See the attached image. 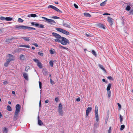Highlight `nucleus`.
Listing matches in <instances>:
<instances>
[{"label":"nucleus","mask_w":133,"mask_h":133,"mask_svg":"<svg viewBox=\"0 0 133 133\" xmlns=\"http://www.w3.org/2000/svg\"><path fill=\"white\" fill-rule=\"evenodd\" d=\"M50 82L51 84H52L54 82L52 81L51 79H50Z\"/></svg>","instance_id":"obj_61"},{"label":"nucleus","mask_w":133,"mask_h":133,"mask_svg":"<svg viewBox=\"0 0 133 133\" xmlns=\"http://www.w3.org/2000/svg\"><path fill=\"white\" fill-rule=\"evenodd\" d=\"M92 110V108L90 107L87 108L86 111V116H87L89 114V112H90Z\"/></svg>","instance_id":"obj_8"},{"label":"nucleus","mask_w":133,"mask_h":133,"mask_svg":"<svg viewBox=\"0 0 133 133\" xmlns=\"http://www.w3.org/2000/svg\"><path fill=\"white\" fill-rule=\"evenodd\" d=\"M49 102V100L48 99H46L45 101V102L46 103H48Z\"/></svg>","instance_id":"obj_63"},{"label":"nucleus","mask_w":133,"mask_h":133,"mask_svg":"<svg viewBox=\"0 0 133 133\" xmlns=\"http://www.w3.org/2000/svg\"><path fill=\"white\" fill-rule=\"evenodd\" d=\"M21 38L23 39L25 41H29L30 40V37H22Z\"/></svg>","instance_id":"obj_11"},{"label":"nucleus","mask_w":133,"mask_h":133,"mask_svg":"<svg viewBox=\"0 0 133 133\" xmlns=\"http://www.w3.org/2000/svg\"><path fill=\"white\" fill-rule=\"evenodd\" d=\"M23 75L24 78L25 79L27 80L28 79L27 74L25 72H23Z\"/></svg>","instance_id":"obj_12"},{"label":"nucleus","mask_w":133,"mask_h":133,"mask_svg":"<svg viewBox=\"0 0 133 133\" xmlns=\"http://www.w3.org/2000/svg\"><path fill=\"white\" fill-rule=\"evenodd\" d=\"M38 124L40 125L43 124V123L42 122L40 119H39V116H38Z\"/></svg>","instance_id":"obj_16"},{"label":"nucleus","mask_w":133,"mask_h":133,"mask_svg":"<svg viewBox=\"0 0 133 133\" xmlns=\"http://www.w3.org/2000/svg\"><path fill=\"white\" fill-rule=\"evenodd\" d=\"M18 22L21 23H22L24 21V20L21 19V18H19L18 19Z\"/></svg>","instance_id":"obj_42"},{"label":"nucleus","mask_w":133,"mask_h":133,"mask_svg":"<svg viewBox=\"0 0 133 133\" xmlns=\"http://www.w3.org/2000/svg\"><path fill=\"white\" fill-rule=\"evenodd\" d=\"M42 18L43 19L44 21L48 23H49L51 24H56V22L53 20L49 19L46 17H42Z\"/></svg>","instance_id":"obj_3"},{"label":"nucleus","mask_w":133,"mask_h":133,"mask_svg":"<svg viewBox=\"0 0 133 133\" xmlns=\"http://www.w3.org/2000/svg\"><path fill=\"white\" fill-rule=\"evenodd\" d=\"M19 47H25L28 48H30V46L29 45H19L18 46Z\"/></svg>","instance_id":"obj_17"},{"label":"nucleus","mask_w":133,"mask_h":133,"mask_svg":"<svg viewBox=\"0 0 133 133\" xmlns=\"http://www.w3.org/2000/svg\"><path fill=\"white\" fill-rule=\"evenodd\" d=\"M3 131L5 133H7V129L6 128H4L3 130Z\"/></svg>","instance_id":"obj_40"},{"label":"nucleus","mask_w":133,"mask_h":133,"mask_svg":"<svg viewBox=\"0 0 133 133\" xmlns=\"http://www.w3.org/2000/svg\"><path fill=\"white\" fill-rule=\"evenodd\" d=\"M31 24L32 25H39V24L38 23H35V24L34 23V22H32L31 23Z\"/></svg>","instance_id":"obj_54"},{"label":"nucleus","mask_w":133,"mask_h":133,"mask_svg":"<svg viewBox=\"0 0 133 133\" xmlns=\"http://www.w3.org/2000/svg\"><path fill=\"white\" fill-rule=\"evenodd\" d=\"M49 52L52 55L53 54L55 53V50L53 49H52L50 50Z\"/></svg>","instance_id":"obj_20"},{"label":"nucleus","mask_w":133,"mask_h":133,"mask_svg":"<svg viewBox=\"0 0 133 133\" xmlns=\"http://www.w3.org/2000/svg\"><path fill=\"white\" fill-rule=\"evenodd\" d=\"M22 51V49L19 48L17 49H16L14 51V52L16 53H18L21 52Z\"/></svg>","instance_id":"obj_14"},{"label":"nucleus","mask_w":133,"mask_h":133,"mask_svg":"<svg viewBox=\"0 0 133 133\" xmlns=\"http://www.w3.org/2000/svg\"><path fill=\"white\" fill-rule=\"evenodd\" d=\"M107 94L108 98H110L111 96V91H107Z\"/></svg>","instance_id":"obj_37"},{"label":"nucleus","mask_w":133,"mask_h":133,"mask_svg":"<svg viewBox=\"0 0 133 133\" xmlns=\"http://www.w3.org/2000/svg\"><path fill=\"white\" fill-rule=\"evenodd\" d=\"M91 52L92 54L95 56H96L97 55L96 54L94 50H92L91 51Z\"/></svg>","instance_id":"obj_39"},{"label":"nucleus","mask_w":133,"mask_h":133,"mask_svg":"<svg viewBox=\"0 0 133 133\" xmlns=\"http://www.w3.org/2000/svg\"><path fill=\"white\" fill-rule=\"evenodd\" d=\"M51 18H53L54 19H59V17L57 16H54L52 17H51Z\"/></svg>","instance_id":"obj_48"},{"label":"nucleus","mask_w":133,"mask_h":133,"mask_svg":"<svg viewBox=\"0 0 133 133\" xmlns=\"http://www.w3.org/2000/svg\"><path fill=\"white\" fill-rule=\"evenodd\" d=\"M60 108L62 109V105L61 103L59 104L58 106V109H60Z\"/></svg>","instance_id":"obj_52"},{"label":"nucleus","mask_w":133,"mask_h":133,"mask_svg":"<svg viewBox=\"0 0 133 133\" xmlns=\"http://www.w3.org/2000/svg\"><path fill=\"white\" fill-rule=\"evenodd\" d=\"M58 112L60 115H62L63 114L62 109H61V108L58 109Z\"/></svg>","instance_id":"obj_25"},{"label":"nucleus","mask_w":133,"mask_h":133,"mask_svg":"<svg viewBox=\"0 0 133 133\" xmlns=\"http://www.w3.org/2000/svg\"><path fill=\"white\" fill-rule=\"evenodd\" d=\"M25 58V56L22 54H21L19 57V59L21 60H24Z\"/></svg>","instance_id":"obj_22"},{"label":"nucleus","mask_w":133,"mask_h":133,"mask_svg":"<svg viewBox=\"0 0 133 133\" xmlns=\"http://www.w3.org/2000/svg\"><path fill=\"white\" fill-rule=\"evenodd\" d=\"M32 44L33 45L35 46L36 47H38V44L36 43H33Z\"/></svg>","instance_id":"obj_50"},{"label":"nucleus","mask_w":133,"mask_h":133,"mask_svg":"<svg viewBox=\"0 0 133 133\" xmlns=\"http://www.w3.org/2000/svg\"><path fill=\"white\" fill-rule=\"evenodd\" d=\"M107 0H105L104 2L100 4V5L101 6H103L106 4Z\"/></svg>","instance_id":"obj_30"},{"label":"nucleus","mask_w":133,"mask_h":133,"mask_svg":"<svg viewBox=\"0 0 133 133\" xmlns=\"http://www.w3.org/2000/svg\"><path fill=\"white\" fill-rule=\"evenodd\" d=\"M95 115L96 117V120L97 122H98L99 120L98 114H95Z\"/></svg>","instance_id":"obj_29"},{"label":"nucleus","mask_w":133,"mask_h":133,"mask_svg":"<svg viewBox=\"0 0 133 133\" xmlns=\"http://www.w3.org/2000/svg\"><path fill=\"white\" fill-rule=\"evenodd\" d=\"M49 63L51 67H52L54 65V63H53V61H50Z\"/></svg>","instance_id":"obj_36"},{"label":"nucleus","mask_w":133,"mask_h":133,"mask_svg":"<svg viewBox=\"0 0 133 133\" xmlns=\"http://www.w3.org/2000/svg\"><path fill=\"white\" fill-rule=\"evenodd\" d=\"M36 16H37L35 14H30L28 15V17H35Z\"/></svg>","instance_id":"obj_13"},{"label":"nucleus","mask_w":133,"mask_h":133,"mask_svg":"<svg viewBox=\"0 0 133 133\" xmlns=\"http://www.w3.org/2000/svg\"><path fill=\"white\" fill-rule=\"evenodd\" d=\"M111 88V85L110 83H109L108 84V85L107 86V91H110V88Z\"/></svg>","instance_id":"obj_18"},{"label":"nucleus","mask_w":133,"mask_h":133,"mask_svg":"<svg viewBox=\"0 0 133 133\" xmlns=\"http://www.w3.org/2000/svg\"><path fill=\"white\" fill-rule=\"evenodd\" d=\"M117 105H118V107L119 108H121V104L119 103H117Z\"/></svg>","instance_id":"obj_59"},{"label":"nucleus","mask_w":133,"mask_h":133,"mask_svg":"<svg viewBox=\"0 0 133 133\" xmlns=\"http://www.w3.org/2000/svg\"><path fill=\"white\" fill-rule=\"evenodd\" d=\"M85 35L88 37H89L90 36V35L86 34Z\"/></svg>","instance_id":"obj_60"},{"label":"nucleus","mask_w":133,"mask_h":133,"mask_svg":"<svg viewBox=\"0 0 133 133\" xmlns=\"http://www.w3.org/2000/svg\"><path fill=\"white\" fill-rule=\"evenodd\" d=\"M5 18L3 16L0 17V19L2 21H4L5 20Z\"/></svg>","instance_id":"obj_47"},{"label":"nucleus","mask_w":133,"mask_h":133,"mask_svg":"<svg viewBox=\"0 0 133 133\" xmlns=\"http://www.w3.org/2000/svg\"><path fill=\"white\" fill-rule=\"evenodd\" d=\"M30 69V67L28 66H26L25 67V71L26 72H28V70L29 69Z\"/></svg>","instance_id":"obj_38"},{"label":"nucleus","mask_w":133,"mask_h":133,"mask_svg":"<svg viewBox=\"0 0 133 133\" xmlns=\"http://www.w3.org/2000/svg\"><path fill=\"white\" fill-rule=\"evenodd\" d=\"M58 97H56L55 98V101L56 102H57L58 101Z\"/></svg>","instance_id":"obj_56"},{"label":"nucleus","mask_w":133,"mask_h":133,"mask_svg":"<svg viewBox=\"0 0 133 133\" xmlns=\"http://www.w3.org/2000/svg\"><path fill=\"white\" fill-rule=\"evenodd\" d=\"M37 65L40 68H42V65L41 63L39 61L37 63Z\"/></svg>","instance_id":"obj_19"},{"label":"nucleus","mask_w":133,"mask_h":133,"mask_svg":"<svg viewBox=\"0 0 133 133\" xmlns=\"http://www.w3.org/2000/svg\"><path fill=\"white\" fill-rule=\"evenodd\" d=\"M12 18L9 17H6L5 18V20L7 21H11L12 20Z\"/></svg>","instance_id":"obj_28"},{"label":"nucleus","mask_w":133,"mask_h":133,"mask_svg":"<svg viewBox=\"0 0 133 133\" xmlns=\"http://www.w3.org/2000/svg\"><path fill=\"white\" fill-rule=\"evenodd\" d=\"M7 58L6 59V60H8V61L10 62L12 61H14L15 59V56L13 55L9 54L7 56Z\"/></svg>","instance_id":"obj_5"},{"label":"nucleus","mask_w":133,"mask_h":133,"mask_svg":"<svg viewBox=\"0 0 133 133\" xmlns=\"http://www.w3.org/2000/svg\"><path fill=\"white\" fill-rule=\"evenodd\" d=\"M16 28L21 29H28V30H35L36 29L35 28H34L33 27H28L27 26H17L16 27Z\"/></svg>","instance_id":"obj_4"},{"label":"nucleus","mask_w":133,"mask_h":133,"mask_svg":"<svg viewBox=\"0 0 133 133\" xmlns=\"http://www.w3.org/2000/svg\"><path fill=\"white\" fill-rule=\"evenodd\" d=\"M131 8L129 6H128L126 8V10L127 11H129L130 10Z\"/></svg>","instance_id":"obj_45"},{"label":"nucleus","mask_w":133,"mask_h":133,"mask_svg":"<svg viewBox=\"0 0 133 133\" xmlns=\"http://www.w3.org/2000/svg\"><path fill=\"white\" fill-rule=\"evenodd\" d=\"M119 118L120 122L122 123L123 121V117L121 115H119Z\"/></svg>","instance_id":"obj_41"},{"label":"nucleus","mask_w":133,"mask_h":133,"mask_svg":"<svg viewBox=\"0 0 133 133\" xmlns=\"http://www.w3.org/2000/svg\"><path fill=\"white\" fill-rule=\"evenodd\" d=\"M39 87L40 89H41L42 88V83L40 81L39 82Z\"/></svg>","instance_id":"obj_51"},{"label":"nucleus","mask_w":133,"mask_h":133,"mask_svg":"<svg viewBox=\"0 0 133 133\" xmlns=\"http://www.w3.org/2000/svg\"><path fill=\"white\" fill-rule=\"evenodd\" d=\"M98 27L101 28H103L104 29H105L106 28L105 25H98Z\"/></svg>","instance_id":"obj_31"},{"label":"nucleus","mask_w":133,"mask_h":133,"mask_svg":"<svg viewBox=\"0 0 133 133\" xmlns=\"http://www.w3.org/2000/svg\"><path fill=\"white\" fill-rule=\"evenodd\" d=\"M66 26L69 28L70 30H72L73 29L72 28L73 26H72V27H71L70 26V25H66Z\"/></svg>","instance_id":"obj_44"},{"label":"nucleus","mask_w":133,"mask_h":133,"mask_svg":"<svg viewBox=\"0 0 133 133\" xmlns=\"http://www.w3.org/2000/svg\"><path fill=\"white\" fill-rule=\"evenodd\" d=\"M95 114H98V108L97 105L95 106Z\"/></svg>","instance_id":"obj_21"},{"label":"nucleus","mask_w":133,"mask_h":133,"mask_svg":"<svg viewBox=\"0 0 133 133\" xmlns=\"http://www.w3.org/2000/svg\"><path fill=\"white\" fill-rule=\"evenodd\" d=\"M19 112L15 111L14 115V117L16 119L18 116V113Z\"/></svg>","instance_id":"obj_15"},{"label":"nucleus","mask_w":133,"mask_h":133,"mask_svg":"<svg viewBox=\"0 0 133 133\" xmlns=\"http://www.w3.org/2000/svg\"><path fill=\"white\" fill-rule=\"evenodd\" d=\"M12 40L11 38H7L5 40V42L7 43H10L12 42Z\"/></svg>","instance_id":"obj_26"},{"label":"nucleus","mask_w":133,"mask_h":133,"mask_svg":"<svg viewBox=\"0 0 133 133\" xmlns=\"http://www.w3.org/2000/svg\"><path fill=\"white\" fill-rule=\"evenodd\" d=\"M99 67L103 71H104V72H106V70L103 67V66L99 64Z\"/></svg>","instance_id":"obj_24"},{"label":"nucleus","mask_w":133,"mask_h":133,"mask_svg":"<svg viewBox=\"0 0 133 133\" xmlns=\"http://www.w3.org/2000/svg\"><path fill=\"white\" fill-rule=\"evenodd\" d=\"M56 30L67 35H69L70 34V33L62 29L57 28L56 29Z\"/></svg>","instance_id":"obj_6"},{"label":"nucleus","mask_w":133,"mask_h":133,"mask_svg":"<svg viewBox=\"0 0 133 133\" xmlns=\"http://www.w3.org/2000/svg\"><path fill=\"white\" fill-rule=\"evenodd\" d=\"M8 84V82L7 81H5L3 82V84L4 85Z\"/></svg>","instance_id":"obj_58"},{"label":"nucleus","mask_w":133,"mask_h":133,"mask_svg":"<svg viewBox=\"0 0 133 133\" xmlns=\"http://www.w3.org/2000/svg\"><path fill=\"white\" fill-rule=\"evenodd\" d=\"M125 128V125H122L121 126V128H120V130L121 131L122 130L124 129Z\"/></svg>","instance_id":"obj_35"},{"label":"nucleus","mask_w":133,"mask_h":133,"mask_svg":"<svg viewBox=\"0 0 133 133\" xmlns=\"http://www.w3.org/2000/svg\"><path fill=\"white\" fill-rule=\"evenodd\" d=\"M37 28H44L43 25H35Z\"/></svg>","instance_id":"obj_46"},{"label":"nucleus","mask_w":133,"mask_h":133,"mask_svg":"<svg viewBox=\"0 0 133 133\" xmlns=\"http://www.w3.org/2000/svg\"><path fill=\"white\" fill-rule=\"evenodd\" d=\"M59 42H60L62 45H65L70 43L69 41L67 39L63 37H62Z\"/></svg>","instance_id":"obj_2"},{"label":"nucleus","mask_w":133,"mask_h":133,"mask_svg":"<svg viewBox=\"0 0 133 133\" xmlns=\"http://www.w3.org/2000/svg\"><path fill=\"white\" fill-rule=\"evenodd\" d=\"M84 15L87 17H91V15L90 14H89L88 13H84Z\"/></svg>","instance_id":"obj_27"},{"label":"nucleus","mask_w":133,"mask_h":133,"mask_svg":"<svg viewBox=\"0 0 133 133\" xmlns=\"http://www.w3.org/2000/svg\"><path fill=\"white\" fill-rule=\"evenodd\" d=\"M103 82H104L105 83H107V81H105V80L104 79H103L102 80Z\"/></svg>","instance_id":"obj_62"},{"label":"nucleus","mask_w":133,"mask_h":133,"mask_svg":"<svg viewBox=\"0 0 133 133\" xmlns=\"http://www.w3.org/2000/svg\"><path fill=\"white\" fill-rule=\"evenodd\" d=\"M108 22L109 23L110 25H112L113 24V19L109 17H108Z\"/></svg>","instance_id":"obj_9"},{"label":"nucleus","mask_w":133,"mask_h":133,"mask_svg":"<svg viewBox=\"0 0 133 133\" xmlns=\"http://www.w3.org/2000/svg\"><path fill=\"white\" fill-rule=\"evenodd\" d=\"M107 78H108L110 80H113V79L112 78V77L110 76H108L107 77Z\"/></svg>","instance_id":"obj_53"},{"label":"nucleus","mask_w":133,"mask_h":133,"mask_svg":"<svg viewBox=\"0 0 133 133\" xmlns=\"http://www.w3.org/2000/svg\"><path fill=\"white\" fill-rule=\"evenodd\" d=\"M130 13L131 14L133 15V9L130 11Z\"/></svg>","instance_id":"obj_64"},{"label":"nucleus","mask_w":133,"mask_h":133,"mask_svg":"<svg viewBox=\"0 0 133 133\" xmlns=\"http://www.w3.org/2000/svg\"><path fill=\"white\" fill-rule=\"evenodd\" d=\"M58 47L59 48H63L64 49H65L66 50H67L68 49V48L66 47H65L64 46H62L61 45H58Z\"/></svg>","instance_id":"obj_32"},{"label":"nucleus","mask_w":133,"mask_h":133,"mask_svg":"<svg viewBox=\"0 0 133 133\" xmlns=\"http://www.w3.org/2000/svg\"><path fill=\"white\" fill-rule=\"evenodd\" d=\"M74 6H75V7L76 8H78V6L76 4H74Z\"/></svg>","instance_id":"obj_55"},{"label":"nucleus","mask_w":133,"mask_h":133,"mask_svg":"<svg viewBox=\"0 0 133 133\" xmlns=\"http://www.w3.org/2000/svg\"><path fill=\"white\" fill-rule=\"evenodd\" d=\"M21 106L19 104H17L16 106V110L15 111L20 112Z\"/></svg>","instance_id":"obj_10"},{"label":"nucleus","mask_w":133,"mask_h":133,"mask_svg":"<svg viewBox=\"0 0 133 133\" xmlns=\"http://www.w3.org/2000/svg\"><path fill=\"white\" fill-rule=\"evenodd\" d=\"M81 99L79 98H77L76 99V101L78 102H79L80 101Z\"/></svg>","instance_id":"obj_57"},{"label":"nucleus","mask_w":133,"mask_h":133,"mask_svg":"<svg viewBox=\"0 0 133 133\" xmlns=\"http://www.w3.org/2000/svg\"><path fill=\"white\" fill-rule=\"evenodd\" d=\"M10 62H8V60H6V62L4 64V66L6 67L8 66Z\"/></svg>","instance_id":"obj_33"},{"label":"nucleus","mask_w":133,"mask_h":133,"mask_svg":"<svg viewBox=\"0 0 133 133\" xmlns=\"http://www.w3.org/2000/svg\"><path fill=\"white\" fill-rule=\"evenodd\" d=\"M43 75H46L48 74V72L46 70H44L43 71Z\"/></svg>","instance_id":"obj_23"},{"label":"nucleus","mask_w":133,"mask_h":133,"mask_svg":"<svg viewBox=\"0 0 133 133\" xmlns=\"http://www.w3.org/2000/svg\"><path fill=\"white\" fill-rule=\"evenodd\" d=\"M38 54L41 56H43L44 55L43 53H42V52H38Z\"/></svg>","instance_id":"obj_43"},{"label":"nucleus","mask_w":133,"mask_h":133,"mask_svg":"<svg viewBox=\"0 0 133 133\" xmlns=\"http://www.w3.org/2000/svg\"><path fill=\"white\" fill-rule=\"evenodd\" d=\"M7 109L9 111H11L12 110L11 108V107L8 105L7 107Z\"/></svg>","instance_id":"obj_34"},{"label":"nucleus","mask_w":133,"mask_h":133,"mask_svg":"<svg viewBox=\"0 0 133 133\" xmlns=\"http://www.w3.org/2000/svg\"><path fill=\"white\" fill-rule=\"evenodd\" d=\"M52 35L56 38L54 39L55 41L57 42H59L62 37L59 35L55 32H53Z\"/></svg>","instance_id":"obj_1"},{"label":"nucleus","mask_w":133,"mask_h":133,"mask_svg":"<svg viewBox=\"0 0 133 133\" xmlns=\"http://www.w3.org/2000/svg\"><path fill=\"white\" fill-rule=\"evenodd\" d=\"M48 8H51L59 13H62V12L59 9L57 8L56 7L52 5H49L48 7Z\"/></svg>","instance_id":"obj_7"},{"label":"nucleus","mask_w":133,"mask_h":133,"mask_svg":"<svg viewBox=\"0 0 133 133\" xmlns=\"http://www.w3.org/2000/svg\"><path fill=\"white\" fill-rule=\"evenodd\" d=\"M33 60L34 62H36L37 63L39 61L38 59L36 58L34 59Z\"/></svg>","instance_id":"obj_49"}]
</instances>
